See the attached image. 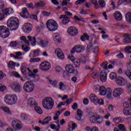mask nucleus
I'll return each mask as SVG.
<instances>
[{
  "label": "nucleus",
  "instance_id": "nucleus-25",
  "mask_svg": "<svg viewBox=\"0 0 131 131\" xmlns=\"http://www.w3.org/2000/svg\"><path fill=\"white\" fill-rule=\"evenodd\" d=\"M125 38L123 39V42L125 43H131V39L129 34H124Z\"/></svg>",
  "mask_w": 131,
  "mask_h": 131
},
{
  "label": "nucleus",
  "instance_id": "nucleus-45",
  "mask_svg": "<svg viewBox=\"0 0 131 131\" xmlns=\"http://www.w3.org/2000/svg\"><path fill=\"white\" fill-rule=\"evenodd\" d=\"M100 66H101V67H103V69L105 70H107L108 69V62H103L100 64Z\"/></svg>",
  "mask_w": 131,
  "mask_h": 131
},
{
  "label": "nucleus",
  "instance_id": "nucleus-32",
  "mask_svg": "<svg viewBox=\"0 0 131 131\" xmlns=\"http://www.w3.org/2000/svg\"><path fill=\"white\" fill-rule=\"evenodd\" d=\"M89 98H90L91 102H93V103H95V102H96L98 100V98L97 97V96H96L94 94H91L90 95Z\"/></svg>",
  "mask_w": 131,
  "mask_h": 131
},
{
  "label": "nucleus",
  "instance_id": "nucleus-49",
  "mask_svg": "<svg viewBox=\"0 0 131 131\" xmlns=\"http://www.w3.org/2000/svg\"><path fill=\"white\" fill-rule=\"evenodd\" d=\"M92 4L94 5L96 9H99V4H98V1H97V0H92Z\"/></svg>",
  "mask_w": 131,
  "mask_h": 131
},
{
  "label": "nucleus",
  "instance_id": "nucleus-19",
  "mask_svg": "<svg viewBox=\"0 0 131 131\" xmlns=\"http://www.w3.org/2000/svg\"><path fill=\"white\" fill-rule=\"evenodd\" d=\"M100 79L102 82H105L107 80V73L101 71L100 73Z\"/></svg>",
  "mask_w": 131,
  "mask_h": 131
},
{
  "label": "nucleus",
  "instance_id": "nucleus-18",
  "mask_svg": "<svg viewBox=\"0 0 131 131\" xmlns=\"http://www.w3.org/2000/svg\"><path fill=\"white\" fill-rule=\"evenodd\" d=\"M55 53L57 54V57H58L59 59H61V60H63V59H64V54H63L61 49L59 48L56 49Z\"/></svg>",
  "mask_w": 131,
  "mask_h": 131
},
{
  "label": "nucleus",
  "instance_id": "nucleus-55",
  "mask_svg": "<svg viewBox=\"0 0 131 131\" xmlns=\"http://www.w3.org/2000/svg\"><path fill=\"white\" fill-rule=\"evenodd\" d=\"M125 74L129 77V79L131 80V72L129 70L126 71L125 72Z\"/></svg>",
  "mask_w": 131,
  "mask_h": 131
},
{
  "label": "nucleus",
  "instance_id": "nucleus-64",
  "mask_svg": "<svg viewBox=\"0 0 131 131\" xmlns=\"http://www.w3.org/2000/svg\"><path fill=\"white\" fill-rule=\"evenodd\" d=\"M91 131H99V128L96 126H93L91 128Z\"/></svg>",
  "mask_w": 131,
  "mask_h": 131
},
{
  "label": "nucleus",
  "instance_id": "nucleus-38",
  "mask_svg": "<svg viewBox=\"0 0 131 131\" xmlns=\"http://www.w3.org/2000/svg\"><path fill=\"white\" fill-rule=\"evenodd\" d=\"M90 36L88 35V34L84 33L83 35L81 36V40L82 41H85V40H89Z\"/></svg>",
  "mask_w": 131,
  "mask_h": 131
},
{
  "label": "nucleus",
  "instance_id": "nucleus-48",
  "mask_svg": "<svg viewBox=\"0 0 131 131\" xmlns=\"http://www.w3.org/2000/svg\"><path fill=\"white\" fill-rule=\"evenodd\" d=\"M16 66V62L10 61L8 63V67L9 68H13V67H15Z\"/></svg>",
  "mask_w": 131,
  "mask_h": 131
},
{
  "label": "nucleus",
  "instance_id": "nucleus-40",
  "mask_svg": "<svg viewBox=\"0 0 131 131\" xmlns=\"http://www.w3.org/2000/svg\"><path fill=\"white\" fill-rule=\"evenodd\" d=\"M48 81L50 82L51 84L53 85V86H57L58 84V82L56 80H51L50 79H48Z\"/></svg>",
  "mask_w": 131,
  "mask_h": 131
},
{
  "label": "nucleus",
  "instance_id": "nucleus-50",
  "mask_svg": "<svg viewBox=\"0 0 131 131\" xmlns=\"http://www.w3.org/2000/svg\"><path fill=\"white\" fill-rule=\"evenodd\" d=\"M7 28L5 26H0V35L3 33L5 32L6 30H7Z\"/></svg>",
  "mask_w": 131,
  "mask_h": 131
},
{
  "label": "nucleus",
  "instance_id": "nucleus-54",
  "mask_svg": "<svg viewBox=\"0 0 131 131\" xmlns=\"http://www.w3.org/2000/svg\"><path fill=\"white\" fill-rule=\"evenodd\" d=\"M125 51L127 54H131V46H127L125 48Z\"/></svg>",
  "mask_w": 131,
  "mask_h": 131
},
{
  "label": "nucleus",
  "instance_id": "nucleus-4",
  "mask_svg": "<svg viewBox=\"0 0 131 131\" xmlns=\"http://www.w3.org/2000/svg\"><path fill=\"white\" fill-rule=\"evenodd\" d=\"M54 100L52 98L46 97L42 100L43 107L47 110H50L54 107Z\"/></svg>",
  "mask_w": 131,
  "mask_h": 131
},
{
  "label": "nucleus",
  "instance_id": "nucleus-59",
  "mask_svg": "<svg viewBox=\"0 0 131 131\" xmlns=\"http://www.w3.org/2000/svg\"><path fill=\"white\" fill-rule=\"evenodd\" d=\"M72 108L74 110H76V109H78V105H77V103L75 102L74 104L72 106Z\"/></svg>",
  "mask_w": 131,
  "mask_h": 131
},
{
  "label": "nucleus",
  "instance_id": "nucleus-13",
  "mask_svg": "<svg viewBox=\"0 0 131 131\" xmlns=\"http://www.w3.org/2000/svg\"><path fill=\"white\" fill-rule=\"evenodd\" d=\"M123 94V89L121 88H116L114 89L113 95L115 98H118L120 97V95Z\"/></svg>",
  "mask_w": 131,
  "mask_h": 131
},
{
  "label": "nucleus",
  "instance_id": "nucleus-24",
  "mask_svg": "<svg viewBox=\"0 0 131 131\" xmlns=\"http://www.w3.org/2000/svg\"><path fill=\"white\" fill-rule=\"evenodd\" d=\"M82 117V111L80 109H78L77 111V114L76 115V120L80 121L81 120V118Z\"/></svg>",
  "mask_w": 131,
  "mask_h": 131
},
{
  "label": "nucleus",
  "instance_id": "nucleus-52",
  "mask_svg": "<svg viewBox=\"0 0 131 131\" xmlns=\"http://www.w3.org/2000/svg\"><path fill=\"white\" fill-rule=\"evenodd\" d=\"M22 49L25 52H28L30 50V48L27 46L26 45H24L22 46Z\"/></svg>",
  "mask_w": 131,
  "mask_h": 131
},
{
  "label": "nucleus",
  "instance_id": "nucleus-31",
  "mask_svg": "<svg viewBox=\"0 0 131 131\" xmlns=\"http://www.w3.org/2000/svg\"><path fill=\"white\" fill-rule=\"evenodd\" d=\"M51 120H52V117L51 116L47 117L42 121V125H46V124H49Z\"/></svg>",
  "mask_w": 131,
  "mask_h": 131
},
{
  "label": "nucleus",
  "instance_id": "nucleus-7",
  "mask_svg": "<svg viewBox=\"0 0 131 131\" xmlns=\"http://www.w3.org/2000/svg\"><path fill=\"white\" fill-rule=\"evenodd\" d=\"M51 69V63L48 61H43L40 64V69L43 71H48Z\"/></svg>",
  "mask_w": 131,
  "mask_h": 131
},
{
  "label": "nucleus",
  "instance_id": "nucleus-28",
  "mask_svg": "<svg viewBox=\"0 0 131 131\" xmlns=\"http://www.w3.org/2000/svg\"><path fill=\"white\" fill-rule=\"evenodd\" d=\"M100 118H101V117H100L99 116H96V115H93L90 117V119L91 122H92V123H95V122L99 120Z\"/></svg>",
  "mask_w": 131,
  "mask_h": 131
},
{
  "label": "nucleus",
  "instance_id": "nucleus-21",
  "mask_svg": "<svg viewBox=\"0 0 131 131\" xmlns=\"http://www.w3.org/2000/svg\"><path fill=\"white\" fill-rule=\"evenodd\" d=\"M114 16L117 21H121L122 20V14L119 11H116L114 14Z\"/></svg>",
  "mask_w": 131,
  "mask_h": 131
},
{
  "label": "nucleus",
  "instance_id": "nucleus-6",
  "mask_svg": "<svg viewBox=\"0 0 131 131\" xmlns=\"http://www.w3.org/2000/svg\"><path fill=\"white\" fill-rule=\"evenodd\" d=\"M24 90L26 93H31L34 90V84L31 81H27L24 84Z\"/></svg>",
  "mask_w": 131,
  "mask_h": 131
},
{
  "label": "nucleus",
  "instance_id": "nucleus-30",
  "mask_svg": "<svg viewBox=\"0 0 131 131\" xmlns=\"http://www.w3.org/2000/svg\"><path fill=\"white\" fill-rule=\"evenodd\" d=\"M9 35H10V31H9V29H7L6 31L4 32L0 35V36L3 37V38H7Z\"/></svg>",
  "mask_w": 131,
  "mask_h": 131
},
{
  "label": "nucleus",
  "instance_id": "nucleus-63",
  "mask_svg": "<svg viewBox=\"0 0 131 131\" xmlns=\"http://www.w3.org/2000/svg\"><path fill=\"white\" fill-rule=\"evenodd\" d=\"M12 74L15 77L19 78L20 77V74H19L17 72H12Z\"/></svg>",
  "mask_w": 131,
  "mask_h": 131
},
{
  "label": "nucleus",
  "instance_id": "nucleus-34",
  "mask_svg": "<svg viewBox=\"0 0 131 131\" xmlns=\"http://www.w3.org/2000/svg\"><path fill=\"white\" fill-rule=\"evenodd\" d=\"M46 6V3H45L43 1H40L38 3H36L35 4V8H42V7H45Z\"/></svg>",
  "mask_w": 131,
  "mask_h": 131
},
{
  "label": "nucleus",
  "instance_id": "nucleus-2",
  "mask_svg": "<svg viewBox=\"0 0 131 131\" xmlns=\"http://www.w3.org/2000/svg\"><path fill=\"white\" fill-rule=\"evenodd\" d=\"M8 27H13L11 30H17L19 27V20L16 17L12 16L7 21Z\"/></svg>",
  "mask_w": 131,
  "mask_h": 131
},
{
  "label": "nucleus",
  "instance_id": "nucleus-16",
  "mask_svg": "<svg viewBox=\"0 0 131 131\" xmlns=\"http://www.w3.org/2000/svg\"><path fill=\"white\" fill-rule=\"evenodd\" d=\"M59 19H62V24L63 25H66V24H68L70 22V18L65 15H61Z\"/></svg>",
  "mask_w": 131,
  "mask_h": 131
},
{
  "label": "nucleus",
  "instance_id": "nucleus-42",
  "mask_svg": "<svg viewBox=\"0 0 131 131\" xmlns=\"http://www.w3.org/2000/svg\"><path fill=\"white\" fill-rule=\"evenodd\" d=\"M59 90H61V91H64L66 89L65 86V84L63 82H60L59 83Z\"/></svg>",
  "mask_w": 131,
  "mask_h": 131
},
{
  "label": "nucleus",
  "instance_id": "nucleus-62",
  "mask_svg": "<svg viewBox=\"0 0 131 131\" xmlns=\"http://www.w3.org/2000/svg\"><path fill=\"white\" fill-rule=\"evenodd\" d=\"M123 107H124V108H129V103H128V102H124L123 103Z\"/></svg>",
  "mask_w": 131,
  "mask_h": 131
},
{
  "label": "nucleus",
  "instance_id": "nucleus-1",
  "mask_svg": "<svg viewBox=\"0 0 131 131\" xmlns=\"http://www.w3.org/2000/svg\"><path fill=\"white\" fill-rule=\"evenodd\" d=\"M18 101V97L15 94H7L4 97V102L7 105H15Z\"/></svg>",
  "mask_w": 131,
  "mask_h": 131
},
{
  "label": "nucleus",
  "instance_id": "nucleus-8",
  "mask_svg": "<svg viewBox=\"0 0 131 131\" xmlns=\"http://www.w3.org/2000/svg\"><path fill=\"white\" fill-rule=\"evenodd\" d=\"M84 51V46L77 45L73 47V49L71 51V54H74L75 52L76 53H81V52H83Z\"/></svg>",
  "mask_w": 131,
  "mask_h": 131
},
{
  "label": "nucleus",
  "instance_id": "nucleus-29",
  "mask_svg": "<svg viewBox=\"0 0 131 131\" xmlns=\"http://www.w3.org/2000/svg\"><path fill=\"white\" fill-rule=\"evenodd\" d=\"M40 52V51L39 50H34L30 53V56L32 57H38V56H39Z\"/></svg>",
  "mask_w": 131,
  "mask_h": 131
},
{
  "label": "nucleus",
  "instance_id": "nucleus-41",
  "mask_svg": "<svg viewBox=\"0 0 131 131\" xmlns=\"http://www.w3.org/2000/svg\"><path fill=\"white\" fill-rule=\"evenodd\" d=\"M35 110L37 113H38V114H42L43 113L42 110H41V108L37 106V105H36L35 106Z\"/></svg>",
  "mask_w": 131,
  "mask_h": 131
},
{
  "label": "nucleus",
  "instance_id": "nucleus-58",
  "mask_svg": "<svg viewBox=\"0 0 131 131\" xmlns=\"http://www.w3.org/2000/svg\"><path fill=\"white\" fill-rule=\"evenodd\" d=\"M55 70L56 71V72H63V69H62L61 67H56L55 68Z\"/></svg>",
  "mask_w": 131,
  "mask_h": 131
},
{
  "label": "nucleus",
  "instance_id": "nucleus-22",
  "mask_svg": "<svg viewBox=\"0 0 131 131\" xmlns=\"http://www.w3.org/2000/svg\"><path fill=\"white\" fill-rule=\"evenodd\" d=\"M66 69L67 72H69V73H74V72H75L74 67L71 64H67L66 66Z\"/></svg>",
  "mask_w": 131,
  "mask_h": 131
},
{
  "label": "nucleus",
  "instance_id": "nucleus-33",
  "mask_svg": "<svg viewBox=\"0 0 131 131\" xmlns=\"http://www.w3.org/2000/svg\"><path fill=\"white\" fill-rule=\"evenodd\" d=\"M74 63V65L75 66V67L76 68H77L80 66V60H79L78 58H76L75 60H73V62H72Z\"/></svg>",
  "mask_w": 131,
  "mask_h": 131
},
{
  "label": "nucleus",
  "instance_id": "nucleus-57",
  "mask_svg": "<svg viewBox=\"0 0 131 131\" xmlns=\"http://www.w3.org/2000/svg\"><path fill=\"white\" fill-rule=\"evenodd\" d=\"M80 14L81 15H86V14H88V11L86 10H83V9H81L80 10Z\"/></svg>",
  "mask_w": 131,
  "mask_h": 131
},
{
  "label": "nucleus",
  "instance_id": "nucleus-56",
  "mask_svg": "<svg viewBox=\"0 0 131 131\" xmlns=\"http://www.w3.org/2000/svg\"><path fill=\"white\" fill-rule=\"evenodd\" d=\"M20 117L23 120H26L28 118V117L25 114H21Z\"/></svg>",
  "mask_w": 131,
  "mask_h": 131
},
{
  "label": "nucleus",
  "instance_id": "nucleus-60",
  "mask_svg": "<svg viewBox=\"0 0 131 131\" xmlns=\"http://www.w3.org/2000/svg\"><path fill=\"white\" fill-rule=\"evenodd\" d=\"M21 71L24 75H25L26 74V67L25 66L21 68Z\"/></svg>",
  "mask_w": 131,
  "mask_h": 131
},
{
  "label": "nucleus",
  "instance_id": "nucleus-44",
  "mask_svg": "<svg viewBox=\"0 0 131 131\" xmlns=\"http://www.w3.org/2000/svg\"><path fill=\"white\" fill-rule=\"evenodd\" d=\"M125 18L128 22H131V13L128 12L126 14Z\"/></svg>",
  "mask_w": 131,
  "mask_h": 131
},
{
  "label": "nucleus",
  "instance_id": "nucleus-61",
  "mask_svg": "<svg viewBox=\"0 0 131 131\" xmlns=\"http://www.w3.org/2000/svg\"><path fill=\"white\" fill-rule=\"evenodd\" d=\"M7 90V87L5 85L0 86V92H5Z\"/></svg>",
  "mask_w": 131,
  "mask_h": 131
},
{
  "label": "nucleus",
  "instance_id": "nucleus-9",
  "mask_svg": "<svg viewBox=\"0 0 131 131\" xmlns=\"http://www.w3.org/2000/svg\"><path fill=\"white\" fill-rule=\"evenodd\" d=\"M68 32L71 36H75L78 34V30L76 28L71 26L68 28Z\"/></svg>",
  "mask_w": 131,
  "mask_h": 131
},
{
  "label": "nucleus",
  "instance_id": "nucleus-35",
  "mask_svg": "<svg viewBox=\"0 0 131 131\" xmlns=\"http://www.w3.org/2000/svg\"><path fill=\"white\" fill-rule=\"evenodd\" d=\"M123 113L124 115L128 116V115H131V110H129L128 108H124L123 110Z\"/></svg>",
  "mask_w": 131,
  "mask_h": 131
},
{
  "label": "nucleus",
  "instance_id": "nucleus-26",
  "mask_svg": "<svg viewBox=\"0 0 131 131\" xmlns=\"http://www.w3.org/2000/svg\"><path fill=\"white\" fill-rule=\"evenodd\" d=\"M28 39L31 42V45L33 46H35L36 45V39L35 37H32L30 35L28 36Z\"/></svg>",
  "mask_w": 131,
  "mask_h": 131
},
{
  "label": "nucleus",
  "instance_id": "nucleus-47",
  "mask_svg": "<svg viewBox=\"0 0 131 131\" xmlns=\"http://www.w3.org/2000/svg\"><path fill=\"white\" fill-rule=\"evenodd\" d=\"M116 76H117V75H116V73L114 72H112L110 74V78L111 79H115V78H116Z\"/></svg>",
  "mask_w": 131,
  "mask_h": 131
},
{
  "label": "nucleus",
  "instance_id": "nucleus-17",
  "mask_svg": "<svg viewBox=\"0 0 131 131\" xmlns=\"http://www.w3.org/2000/svg\"><path fill=\"white\" fill-rule=\"evenodd\" d=\"M12 89L14 92H20L22 90V85L18 83H14L12 86Z\"/></svg>",
  "mask_w": 131,
  "mask_h": 131
},
{
  "label": "nucleus",
  "instance_id": "nucleus-12",
  "mask_svg": "<svg viewBox=\"0 0 131 131\" xmlns=\"http://www.w3.org/2000/svg\"><path fill=\"white\" fill-rule=\"evenodd\" d=\"M12 127L14 129H17L19 130L22 128V126H21V122L18 120H15L12 121Z\"/></svg>",
  "mask_w": 131,
  "mask_h": 131
},
{
  "label": "nucleus",
  "instance_id": "nucleus-39",
  "mask_svg": "<svg viewBox=\"0 0 131 131\" xmlns=\"http://www.w3.org/2000/svg\"><path fill=\"white\" fill-rule=\"evenodd\" d=\"M93 50V41L90 42L87 46L86 52L90 53Z\"/></svg>",
  "mask_w": 131,
  "mask_h": 131
},
{
  "label": "nucleus",
  "instance_id": "nucleus-43",
  "mask_svg": "<svg viewBox=\"0 0 131 131\" xmlns=\"http://www.w3.org/2000/svg\"><path fill=\"white\" fill-rule=\"evenodd\" d=\"M98 3L101 8H104L105 6H106L104 0H99Z\"/></svg>",
  "mask_w": 131,
  "mask_h": 131
},
{
  "label": "nucleus",
  "instance_id": "nucleus-11",
  "mask_svg": "<svg viewBox=\"0 0 131 131\" xmlns=\"http://www.w3.org/2000/svg\"><path fill=\"white\" fill-rule=\"evenodd\" d=\"M117 84L121 86H124L126 84V80L122 77H118L115 79Z\"/></svg>",
  "mask_w": 131,
  "mask_h": 131
},
{
  "label": "nucleus",
  "instance_id": "nucleus-37",
  "mask_svg": "<svg viewBox=\"0 0 131 131\" xmlns=\"http://www.w3.org/2000/svg\"><path fill=\"white\" fill-rule=\"evenodd\" d=\"M113 121L114 123H117V124H118V123L122 122V118H121V117L115 118L113 119Z\"/></svg>",
  "mask_w": 131,
  "mask_h": 131
},
{
  "label": "nucleus",
  "instance_id": "nucleus-51",
  "mask_svg": "<svg viewBox=\"0 0 131 131\" xmlns=\"http://www.w3.org/2000/svg\"><path fill=\"white\" fill-rule=\"evenodd\" d=\"M3 110L7 114H11V111H10V109L8 107H4L3 108Z\"/></svg>",
  "mask_w": 131,
  "mask_h": 131
},
{
  "label": "nucleus",
  "instance_id": "nucleus-23",
  "mask_svg": "<svg viewBox=\"0 0 131 131\" xmlns=\"http://www.w3.org/2000/svg\"><path fill=\"white\" fill-rule=\"evenodd\" d=\"M28 104L31 106H34L35 107V106H37V103H36L35 100L32 98L28 99Z\"/></svg>",
  "mask_w": 131,
  "mask_h": 131
},
{
  "label": "nucleus",
  "instance_id": "nucleus-53",
  "mask_svg": "<svg viewBox=\"0 0 131 131\" xmlns=\"http://www.w3.org/2000/svg\"><path fill=\"white\" fill-rule=\"evenodd\" d=\"M39 61H40L39 58H31L30 59V62H31V63H33V62H39Z\"/></svg>",
  "mask_w": 131,
  "mask_h": 131
},
{
  "label": "nucleus",
  "instance_id": "nucleus-36",
  "mask_svg": "<svg viewBox=\"0 0 131 131\" xmlns=\"http://www.w3.org/2000/svg\"><path fill=\"white\" fill-rule=\"evenodd\" d=\"M69 126H70V127L69 128V130H71V129H74L75 127L77 126V125H76V123L70 122L69 123Z\"/></svg>",
  "mask_w": 131,
  "mask_h": 131
},
{
  "label": "nucleus",
  "instance_id": "nucleus-46",
  "mask_svg": "<svg viewBox=\"0 0 131 131\" xmlns=\"http://www.w3.org/2000/svg\"><path fill=\"white\" fill-rule=\"evenodd\" d=\"M92 77L94 78V79H97L98 77H99V73L98 72H93L92 74Z\"/></svg>",
  "mask_w": 131,
  "mask_h": 131
},
{
  "label": "nucleus",
  "instance_id": "nucleus-3",
  "mask_svg": "<svg viewBox=\"0 0 131 131\" xmlns=\"http://www.w3.org/2000/svg\"><path fill=\"white\" fill-rule=\"evenodd\" d=\"M99 94L101 96H105L106 95L108 99L112 100V90H111V88L106 89L105 86H101L99 88Z\"/></svg>",
  "mask_w": 131,
  "mask_h": 131
},
{
  "label": "nucleus",
  "instance_id": "nucleus-20",
  "mask_svg": "<svg viewBox=\"0 0 131 131\" xmlns=\"http://www.w3.org/2000/svg\"><path fill=\"white\" fill-rule=\"evenodd\" d=\"M2 12L4 15H10V14H13L14 13V10L11 8H6L2 10Z\"/></svg>",
  "mask_w": 131,
  "mask_h": 131
},
{
  "label": "nucleus",
  "instance_id": "nucleus-27",
  "mask_svg": "<svg viewBox=\"0 0 131 131\" xmlns=\"http://www.w3.org/2000/svg\"><path fill=\"white\" fill-rule=\"evenodd\" d=\"M118 128H119V130L118 128L117 127H115L114 129V131H125V126H124V125L122 124H120L118 125Z\"/></svg>",
  "mask_w": 131,
  "mask_h": 131
},
{
  "label": "nucleus",
  "instance_id": "nucleus-5",
  "mask_svg": "<svg viewBox=\"0 0 131 131\" xmlns=\"http://www.w3.org/2000/svg\"><path fill=\"white\" fill-rule=\"evenodd\" d=\"M46 26L50 31H55L58 29V24L54 19H49L46 23Z\"/></svg>",
  "mask_w": 131,
  "mask_h": 131
},
{
  "label": "nucleus",
  "instance_id": "nucleus-10",
  "mask_svg": "<svg viewBox=\"0 0 131 131\" xmlns=\"http://www.w3.org/2000/svg\"><path fill=\"white\" fill-rule=\"evenodd\" d=\"M23 30L25 33H30L32 30V25L30 23H26L23 27Z\"/></svg>",
  "mask_w": 131,
  "mask_h": 131
},
{
  "label": "nucleus",
  "instance_id": "nucleus-15",
  "mask_svg": "<svg viewBox=\"0 0 131 131\" xmlns=\"http://www.w3.org/2000/svg\"><path fill=\"white\" fill-rule=\"evenodd\" d=\"M22 11V12L20 13L21 17H23V18H25L26 19L29 18V12H28L27 8H23Z\"/></svg>",
  "mask_w": 131,
  "mask_h": 131
},
{
  "label": "nucleus",
  "instance_id": "nucleus-14",
  "mask_svg": "<svg viewBox=\"0 0 131 131\" xmlns=\"http://www.w3.org/2000/svg\"><path fill=\"white\" fill-rule=\"evenodd\" d=\"M37 41H38L39 45L40 47H42V48H47L49 45V41L41 40L40 38H37Z\"/></svg>",
  "mask_w": 131,
  "mask_h": 131
}]
</instances>
